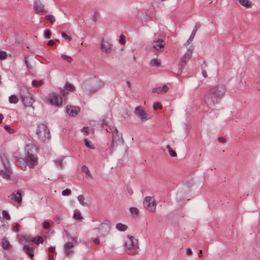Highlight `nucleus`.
Wrapping results in <instances>:
<instances>
[{
    "label": "nucleus",
    "mask_w": 260,
    "mask_h": 260,
    "mask_svg": "<svg viewBox=\"0 0 260 260\" xmlns=\"http://www.w3.org/2000/svg\"><path fill=\"white\" fill-rule=\"evenodd\" d=\"M82 133H83V134H84L85 136H87V135H89V131H88V127H84L82 129Z\"/></svg>",
    "instance_id": "nucleus-49"
},
{
    "label": "nucleus",
    "mask_w": 260,
    "mask_h": 260,
    "mask_svg": "<svg viewBox=\"0 0 260 260\" xmlns=\"http://www.w3.org/2000/svg\"><path fill=\"white\" fill-rule=\"evenodd\" d=\"M43 84V81L42 80H34L32 82V85L36 87H40Z\"/></svg>",
    "instance_id": "nucleus-38"
},
{
    "label": "nucleus",
    "mask_w": 260,
    "mask_h": 260,
    "mask_svg": "<svg viewBox=\"0 0 260 260\" xmlns=\"http://www.w3.org/2000/svg\"><path fill=\"white\" fill-rule=\"evenodd\" d=\"M124 248L128 254H136L138 249V240L132 236H127L125 240Z\"/></svg>",
    "instance_id": "nucleus-3"
},
{
    "label": "nucleus",
    "mask_w": 260,
    "mask_h": 260,
    "mask_svg": "<svg viewBox=\"0 0 260 260\" xmlns=\"http://www.w3.org/2000/svg\"><path fill=\"white\" fill-rule=\"evenodd\" d=\"M10 202L19 204L22 201V196L21 192L17 190L14 191L9 197Z\"/></svg>",
    "instance_id": "nucleus-14"
},
{
    "label": "nucleus",
    "mask_w": 260,
    "mask_h": 260,
    "mask_svg": "<svg viewBox=\"0 0 260 260\" xmlns=\"http://www.w3.org/2000/svg\"><path fill=\"white\" fill-rule=\"evenodd\" d=\"M13 231L14 232H17L19 230V224H17L14 226V227L13 228Z\"/></svg>",
    "instance_id": "nucleus-58"
},
{
    "label": "nucleus",
    "mask_w": 260,
    "mask_h": 260,
    "mask_svg": "<svg viewBox=\"0 0 260 260\" xmlns=\"http://www.w3.org/2000/svg\"><path fill=\"white\" fill-rule=\"evenodd\" d=\"M45 19H47V20L49 21L50 22V23L52 24H53L55 21V18L53 17V16H52L51 15H46L45 16Z\"/></svg>",
    "instance_id": "nucleus-42"
},
{
    "label": "nucleus",
    "mask_w": 260,
    "mask_h": 260,
    "mask_svg": "<svg viewBox=\"0 0 260 260\" xmlns=\"http://www.w3.org/2000/svg\"><path fill=\"white\" fill-rule=\"evenodd\" d=\"M66 111L70 116H75L79 112L80 108L76 106H67Z\"/></svg>",
    "instance_id": "nucleus-15"
},
{
    "label": "nucleus",
    "mask_w": 260,
    "mask_h": 260,
    "mask_svg": "<svg viewBox=\"0 0 260 260\" xmlns=\"http://www.w3.org/2000/svg\"><path fill=\"white\" fill-rule=\"evenodd\" d=\"M162 105L160 104V103H155L154 105H153V109L154 110H157V109H162Z\"/></svg>",
    "instance_id": "nucleus-45"
},
{
    "label": "nucleus",
    "mask_w": 260,
    "mask_h": 260,
    "mask_svg": "<svg viewBox=\"0 0 260 260\" xmlns=\"http://www.w3.org/2000/svg\"><path fill=\"white\" fill-rule=\"evenodd\" d=\"M110 222L105 221L102 222L98 228L93 229L94 234L99 238H105L110 232Z\"/></svg>",
    "instance_id": "nucleus-4"
},
{
    "label": "nucleus",
    "mask_w": 260,
    "mask_h": 260,
    "mask_svg": "<svg viewBox=\"0 0 260 260\" xmlns=\"http://www.w3.org/2000/svg\"><path fill=\"white\" fill-rule=\"evenodd\" d=\"M143 206L148 211L154 213L156 211V203L153 197H146L143 201Z\"/></svg>",
    "instance_id": "nucleus-7"
},
{
    "label": "nucleus",
    "mask_w": 260,
    "mask_h": 260,
    "mask_svg": "<svg viewBox=\"0 0 260 260\" xmlns=\"http://www.w3.org/2000/svg\"><path fill=\"white\" fill-rule=\"evenodd\" d=\"M75 87L73 85L67 83L64 87V89H63L60 91V94L63 96H66L68 94V92H66V90L73 91Z\"/></svg>",
    "instance_id": "nucleus-22"
},
{
    "label": "nucleus",
    "mask_w": 260,
    "mask_h": 260,
    "mask_svg": "<svg viewBox=\"0 0 260 260\" xmlns=\"http://www.w3.org/2000/svg\"><path fill=\"white\" fill-rule=\"evenodd\" d=\"M61 36L66 39H68L69 40H71V38L64 32L61 33Z\"/></svg>",
    "instance_id": "nucleus-56"
},
{
    "label": "nucleus",
    "mask_w": 260,
    "mask_h": 260,
    "mask_svg": "<svg viewBox=\"0 0 260 260\" xmlns=\"http://www.w3.org/2000/svg\"><path fill=\"white\" fill-rule=\"evenodd\" d=\"M7 54L5 51L0 52V59H5L6 58Z\"/></svg>",
    "instance_id": "nucleus-47"
},
{
    "label": "nucleus",
    "mask_w": 260,
    "mask_h": 260,
    "mask_svg": "<svg viewBox=\"0 0 260 260\" xmlns=\"http://www.w3.org/2000/svg\"><path fill=\"white\" fill-rule=\"evenodd\" d=\"M3 216L4 217L6 218L7 220H10L11 219L10 216L8 212L6 211H3L2 213Z\"/></svg>",
    "instance_id": "nucleus-46"
},
{
    "label": "nucleus",
    "mask_w": 260,
    "mask_h": 260,
    "mask_svg": "<svg viewBox=\"0 0 260 260\" xmlns=\"http://www.w3.org/2000/svg\"><path fill=\"white\" fill-rule=\"evenodd\" d=\"M43 227L45 228V229H49L50 226V224L49 223V222H47V221H44L43 222Z\"/></svg>",
    "instance_id": "nucleus-53"
},
{
    "label": "nucleus",
    "mask_w": 260,
    "mask_h": 260,
    "mask_svg": "<svg viewBox=\"0 0 260 260\" xmlns=\"http://www.w3.org/2000/svg\"><path fill=\"white\" fill-rule=\"evenodd\" d=\"M25 161L30 168H34L38 163V158L35 154H25Z\"/></svg>",
    "instance_id": "nucleus-11"
},
{
    "label": "nucleus",
    "mask_w": 260,
    "mask_h": 260,
    "mask_svg": "<svg viewBox=\"0 0 260 260\" xmlns=\"http://www.w3.org/2000/svg\"><path fill=\"white\" fill-rule=\"evenodd\" d=\"M34 9L35 13L40 15H44L47 12L43 4L40 0L35 1Z\"/></svg>",
    "instance_id": "nucleus-13"
},
{
    "label": "nucleus",
    "mask_w": 260,
    "mask_h": 260,
    "mask_svg": "<svg viewBox=\"0 0 260 260\" xmlns=\"http://www.w3.org/2000/svg\"><path fill=\"white\" fill-rule=\"evenodd\" d=\"M55 44L53 40H50L48 43V45L49 46H53Z\"/></svg>",
    "instance_id": "nucleus-63"
},
{
    "label": "nucleus",
    "mask_w": 260,
    "mask_h": 260,
    "mask_svg": "<svg viewBox=\"0 0 260 260\" xmlns=\"http://www.w3.org/2000/svg\"><path fill=\"white\" fill-rule=\"evenodd\" d=\"M166 148L169 152V154L172 157L177 156V153L174 151L169 145H167Z\"/></svg>",
    "instance_id": "nucleus-37"
},
{
    "label": "nucleus",
    "mask_w": 260,
    "mask_h": 260,
    "mask_svg": "<svg viewBox=\"0 0 260 260\" xmlns=\"http://www.w3.org/2000/svg\"><path fill=\"white\" fill-rule=\"evenodd\" d=\"M29 240L36 244H39L40 243H42L43 242V239L41 236L31 237Z\"/></svg>",
    "instance_id": "nucleus-27"
},
{
    "label": "nucleus",
    "mask_w": 260,
    "mask_h": 260,
    "mask_svg": "<svg viewBox=\"0 0 260 260\" xmlns=\"http://www.w3.org/2000/svg\"><path fill=\"white\" fill-rule=\"evenodd\" d=\"M99 237H98L97 238H95L94 240H93V242L95 244H96V245H99L100 244V240L98 238Z\"/></svg>",
    "instance_id": "nucleus-59"
},
{
    "label": "nucleus",
    "mask_w": 260,
    "mask_h": 260,
    "mask_svg": "<svg viewBox=\"0 0 260 260\" xmlns=\"http://www.w3.org/2000/svg\"><path fill=\"white\" fill-rule=\"evenodd\" d=\"M6 170H2L0 171V175L6 179H9L10 178V171L8 168H6Z\"/></svg>",
    "instance_id": "nucleus-26"
},
{
    "label": "nucleus",
    "mask_w": 260,
    "mask_h": 260,
    "mask_svg": "<svg viewBox=\"0 0 260 260\" xmlns=\"http://www.w3.org/2000/svg\"><path fill=\"white\" fill-rule=\"evenodd\" d=\"M74 244L72 242H67L64 245V252L67 256L70 255L73 252L72 248Z\"/></svg>",
    "instance_id": "nucleus-17"
},
{
    "label": "nucleus",
    "mask_w": 260,
    "mask_h": 260,
    "mask_svg": "<svg viewBox=\"0 0 260 260\" xmlns=\"http://www.w3.org/2000/svg\"><path fill=\"white\" fill-rule=\"evenodd\" d=\"M36 133L39 138L43 142H46L51 138L49 129L45 124H39L37 127Z\"/></svg>",
    "instance_id": "nucleus-5"
},
{
    "label": "nucleus",
    "mask_w": 260,
    "mask_h": 260,
    "mask_svg": "<svg viewBox=\"0 0 260 260\" xmlns=\"http://www.w3.org/2000/svg\"><path fill=\"white\" fill-rule=\"evenodd\" d=\"M61 194L63 196H70L71 194V190L69 189H66L63 190Z\"/></svg>",
    "instance_id": "nucleus-43"
},
{
    "label": "nucleus",
    "mask_w": 260,
    "mask_h": 260,
    "mask_svg": "<svg viewBox=\"0 0 260 260\" xmlns=\"http://www.w3.org/2000/svg\"><path fill=\"white\" fill-rule=\"evenodd\" d=\"M27 95H29V92H28V90L27 88L26 87H22L21 88V90H20V95H21V97H23V95L24 96H26Z\"/></svg>",
    "instance_id": "nucleus-35"
},
{
    "label": "nucleus",
    "mask_w": 260,
    "mask_h": 260,
    "mask_svg": "<svg viewBox=\"0 0 260 260\" xmlns=\"http://www.w3.org/2000/svg\"><path fill=\"white\" fill-rule=\"evenodd\" d=\"M49 260H54V257H53V255H49Z\"/></svg>",
    "instance_id": "nucleus-64"
},
{
    "label": "nucleus",
    "mask_w": 260,
    "mask_h": 260,
    "mask_svg": "<svg viewBox=\"0 0 260 260\" xmlns=\"http://www.w3.org/2000/svg\"><path fill=\"white\" fill-rule=\"evenodd\" d=\"M186 253L188 255H191L192 253V250L190 248H188L186 249Z\"/></svg>",
    "instance_id": "nucleus-57"
},
{
    "label": "nucleus",
    "mask_w": 260,
    "mask_h": 260,
    "mask_svg": "<svg viewBox=\"0 0 260 260\" xmlns=\"http://www.w3.org/2000/svg\"><path fill=\"white\" fill-rule=\"evenodd\" d=\"M56 164L57 165V167H59V168H62V160H58L56 161Z\"/></svg>",
    "instance_id": "nucleus-55"
},
{
    "label": "nucleus",
    "mask_w": 260,
    "mask_h": 260,
    "mask_svg": "<svg viewBox=\"0 0 260 260\" xmlns=\"http://www.w3.org/2000/svg\"><path fill=\"white\" fill-rule=\"evenodd\" d=\"M34 249L35 248L33 247H30L27 245H25L23 246V250L30 257L31 259H33L34 254Z\"/></svg>",
    "instance_id": "nucleus-20"
},
{
    "label": "nucleus",
    "mask_w": 260,
    "mask_h": 260,
    "mask_svg": "<svg viewBox=\"0 0 260 260\" xmlns=\"http://www.w3.org/2000/svg\"><path fill=\"white\" fill-rule=\"evenodd\" d=\"M116 228L120 231L124 232L127 229V226L126 224L118 223L116 225Z\"/></svg>",
    "instance_id": "nucleus-28"
},
{
    "label": "nucleus",
    "mask_w": 260,
    "mask_h": 260,
    "mask_svg": "<svg viewBox=\"0 0 260 260\" xmlns=\"http://www.w3.org/2000/svg\"><path fill=\"white\" fill-rule=\"evenodd\" d=\"M226 91L225 87L222 84H218L210 88L206 93L205 101L209 105H214L219 99L223 97Z\"/></svg>",
    "instance_id": "nucleus-1"
},
{
    "label": "nucleus",
    "mask_w": 260,
    "mask_h": 260,
    "mask_svg": "<svg viewBox=\"0 0 260 260\" xmlns=\"http://www.w3.org/2000/svg\"><path fill=\"white\" fill-rule=\"evenodd\" d=\"M0 158L1 161L4 165L5 167L6 168H8L9 167V161L6 154L4 153L1 154L0 155Z\"/></svg>",
    "instance_id": "nucleus-25"
},
{
    "label": "nucleus",
    "mask_w": 260,
    "mask_h": 260,
    "mask_svg": "<svg viewBox=\"0 0 260 260\" xmlns=\"http://www.w3.org/2000/svg\"><path fill=\"white\" fill-rule=\"evenodd\" d=\"M124 141L122 137V134L119 133V131L115 132L112 135L111 145L110 147V150L112 152L115 149L119 146L123 145Z\"/></svg>",
    "instance_id": "nucleus-6"
},
{
    "label": "nucleus",
    "mask_w": 260,
    "mask_h": 260,
    "mask_svg": "<svg viewBox=\"0 0 260 260\" xmlns=\"http://www.w3.org/2000/svg\"><path fill=\"white\" fill-rule=\"evenodd\" d=\"M201 27V24L199 22H196L195 23L194 27L195 28L198 29Z\"/></svg>",
    "instance_id": "nucleus-62"
},
{
    "label": "nucleus",
    "mask_w": 260,
    "mask_h": 260,
    "mask_svg": "<svg viewBox=\"0 0 260 260\" xmlns=\"http://www.w3.org/2000/svg\"><path fill=\"white\" fill-rule=\"evenodd\" d=\"M84 142L85 145L87 147H88L90 149H94L95 148L94 144L90 140H88L87 139H85L84 140Z\"/></svg>",
    "instance_id": "nucleus-31"
},
{
    "label": "nucleus",
    "mask_w": 260,
    "mask_h": 260,
    "mask_svg": "<svg viewBox=\"0 0 260 260\" xmlns=\"http://www.w3.org/2000/svg\"><path fill=\"white\" fill-rule=\"evenodd\" d=\"M18 101V97L15 95H11L9 98V102L11 104H16Z\"/></svg>",
    "instance_id": "nucleus-32"
},
{
    "label": "nucleus",
    "mask_w": 260,
    "mask_h": 260,
    "mask_svg": "<svg viewBox=\"0 0 260 260\" xmlns=\"http://www.w3.org/2000/svg\"><path fill=\"white\" fill-rule=\"evenodd\" d=\"M134 112L142 121H146L150 118L149 115L144 109L140 106L136 107Z\"/></svg>",
    "instance_id": "nucleus-9"
},
{
    "label": "nucleus",
    "mask_w": 260,
    "mask_h": 260,
    "mask_svg": "<svg viewBox=\"0 0 260 260\" xmlns=\"http://www.w3.org/2000/svg\"><path fill=\"white\" fill-rule=\"evenodd\" d=\"M130 211L133 214H137L139 212V210L136 208L132 207L130 208Z\"/></svg>",
    "instance_id": "nucleus-50"
},
{
    "label": "nucleus",
    "mask_w": 260,
    "mask_h": 260,
    "mask_svg": "<svg viewBox=\"0 0 260 260\" xmlns=\"http://www.w3.org/2000/svg\"><path fill=\"white\" fill-rule=\"evenodd\" d=\"M5 225V221L2 218H0V234H3L6 230Z\"/></svg>",
    "instance_id": "nucleus-30"
},
{
    "label": "nucleus",
    "mask_w": 260,
    "mask_h": 260,
    "mask_svg": "<svg viewBox=\"0 0 260 260\" xmlns=\"http://www.w3.org/2000/svg\"><path fill=\"white\" fill-rule=\"evenodd\" d=\"M5 129L9 133H12L13 130L9 125H5L4 126Z\"/></svg>",
    "instance_id": "nucleus-54"
},
{
    "label": "nucleus",
    "mask_w": 260,
    "mask_h": 260,
    "mask_svg": "<svg viewBox=\"0 0 260 260\" xmlns=\"http://www.w3.org/2000/svg\"><path fill=\"white\" fill-rule=\"evenodd\" d=\"M73 217L76 220H81L82 216L79 210H75L74 213Z\"/></svg>",
    "instance_id": "nucleus-33"
},
{
    "label": "nucleus",
    "mask_w": 260,
    "mask_h": 260,
    "mask_svg": "<svg viewBox=\"0 0 260 260\" xmlns=\"http://www.w3.org/2000/svg\"><path fill=\"white\" fill-rule=\"evenodd\" d=\"M101 50L106 53H109L112 51V44L109 39H103L101 44Z\"/></svg>",
    "instance_id": "nucleus-12"
},
{
    "label": "nucleus",
    "mask_w": 260,
    "mask_h": 260,
    "mask_svg": "<svg viewBox=\"0 0 260 260\" xmlns=\"http://www.w3.org/2000/svg\"><path fill=\"white\" fill-rule=\"evenodd\" d=\"M160 64V61L157 59H152L150 62V65L152 67L159 66Z\"/></svg>",
    "instance_id": "nucleus-39"
},
{
    "label": "nucleus",
    "mask_w": 260,
    "mask_h": 260,
    "mask_svg": "<svg viewBox=\"0 0 260 260\" xmlns=\"http://www.w3.org/2000/svg\"><path fill=\"white\" fill-rule=\"evenodd\" d=\"M168 89L169 88L167 86L164 85L162 87L153 88L152 92L157 94H164L168 91Z\"/></svg>",
    "instance_id": "nucleus-19"
},
{
    "label": "nucleus",
    "mask_w": 260,
    "mask_h": 260,
    "mask_svg": "<svg viewBox=\"0 0 260 260\" xmlns=\"http://www.w3.org/2000/svg\"><path fill=\"white\" fill-rule=\"evenodd\" d=\"M21 99L24 106L29 107L32 106L34 100L30 95H27L25 96H23Z\"/></svg>",
    "instance_id": "nucleus-18"
},
{
    "label": "nucleus",
    "mask_w": 260,
    "mask_h": 260,
    "mask_svg": "<svg viewBox=\"0 0 260 260\" xmlns=\"http://www.w3.org/2000/svg\"><path fill=\"white\" fill-rule=\"evenodd\" d=\"M48 101L51 105L55 106H60L62 104V98L56 93H51L49 94Z\"/></svg>",
    "instance_id": "nucleus-10"
},
{
    "label": "nucleus",
    "mask_w": 260,
    "mask_h": 260,
    "mask_svg": "<svg viewBox=\"0 0 260 260\" xmlns=\"http://www.w3.org/2000/svg\"><path fill=\"white\" fill-rule=\"evenodd\" d=\"M36 151V147L33 144H29L25 147V154H35V152Z\"/></svg>",
    "instance_id": "nucleus-21"
},
{
    "label": "nucleus",
    "mask_w": 260,
    "mask_h": 260,
    "mask_svg": "<svg viewBox=\"0 0 260 260\" xmlns=\"http://www.w3.org/2000/svg\"><path fill=\"white\" fill-rule=\"evenodd\" d=\"M81 170L83 172L85 173V174H86L87 176H88L91 178L92 177L91 174L88 167H87L85 166H83L81 168Z\"/></svg>",
    "instance_id": "nucleus-40"
},
{
    "label": "nucleus",
    "mask_w": 260,
    "mask_h": 260,
    "mask_svg": "<svg viewBox=\"0 0 260 260\" xmlns=\"http://www.w3.org/2000/svg\"><path fill=\"white\" fill-rule=\"evenodd\" d=\"M165 44V42L161 39L155 40L152 43L153 47L156 50H159L164 48Z\"/></svg>",
    "instance_id": "nucleus-16"
},
{
    "label": "nucleus",
    "mask_w": 260,
    "mask_h": 260,
    "mask_svg": "<svg viewBox=\"0 0 260 260\" xmlns=\"http://www.w3.org/2000/svg\"><path fill=\"white\" fill-rule=\"evenodd\" d=\"M143 18H142V20H144L145 21H147L150 19L149 16H148L146 13L143 14Z\"/></svg>",
    "instance_id": "nucleus-52"
},
{
    "label": "nucleus",
    "mask_w": 260,
    "mask_h": 260,
    "mask_svg": "<svg viewBox=\"0 0 260 260\" xmlns=\"http://www.w3.org/2000/svg\"><path fill=\"white\" fill-rule=\"evenodd\" d=\"M193 51V47H190L188 49L186 52L184 54V55L182 56V57L180 59V62L179 63V70L180 73H181L182 72V71L184 67H185L186 62H188V60L191 58Z\"/></svg>",
    "instance_id": "nucleus-8"
},
{
    "label": "nucleus",
    "mask_w": 260,
    "mask_h": 260,
    "mask_svg": "<svg viewBox=\"0 0 260 260\" xmlns=\"http://www.w3.org/2000/svg\"><path fill=\"white\" fill-rule=\"evenodd\" d=\"M194 36H195L194 35H193L191 34V35L190 36L189 39L187 41L186 43H185V44H189L191 42H192L194 39Z\"/></svg>",
    "instance_id": "nucleus-51"
},
{
    "label": "nucleus",
    "mask_w": 260,
    "mask_h": 260,
    "mask_svg": "<svg viewBox=\"0 0 260 260\" xmlns=\"http://www.w3.org/2000/svg\"><path fill=\"white\" fill-rule=\"evenodd\" d=\"M237 1L241 5L247 8H250L253 6L252 3L249 0H237Z\"/></svg>",
    "instance_id": "nucleus-24"
},
{
    "label": "nucleus",
    "mask_w": 260,
    "mask_h": 260,
    "mask_svg": "<svg viewBox=\"0 0 260 260\" xmlns=\"http://www.w3.org/2000/svg\"><path fill=\"white\" fill-rule=\"evenodd\" d=\"M18 166L20 167L22 170L25 171L27 169V164L25 161L24 158H18L17 159Z\"/></svg>",
    "instance_id": "nucleus-23"
},
{
    "label": "nucleus",
    "mask_w": 260,
    "mask_h": 260,
    "mask_svg": "<svg viewBox=\"0 0 260 260\" xmlns=\"http://www.w3.org/2000/svg\"><path fill=\"white\" fill-rule=\"evenodd\" d=\"M218 140L221 143H225L226 142V140L225 138L223 137H220L218 138Z\"/></svg>",
    "instance_id": "nucleus-60"
},
{
    "label": "nucleus",
    "mask_w": 260,
    "mask_h": 260,
    "mask_svg": "<svg viewBox=\"0 0 260 260\" xmlns=\"http://www.w3.org/2000/svg\"><path fill=\"white\" fill-rule=\"evenodd\" d=\"M78 200L79 202L80 203V204L82 206H85V207L88 206V204H87V203L85 202V198L83 196H82V195L79 196L78 197Z\"/></svg>",
    "instance_id": "nucleus-29"
},
{
    "label": "nucleus",
    "mask_w": 260,
    "mask_h": 260,
    "mask_svg": "<svg viewBox=\"0 0 260 260\" xmlns=\"http://www.w3.org/2000/svg\"><path fill=\"white\" fill-rule=\"evenodd\" d=\"M45 37L48 38V39H49L50 37H51V32L50 31V30L49 29H46L45 30Z\"/></svg>",
    "instance_id": "nucleus-48"
},
{
    "label": "nucleus",
    "mask_w": 260,
    "mask_h": 260,
    "mask_svg": "<svg viewBox=\"0 0 260 260\" xmlns=\"http://www.w3.org/2000/svg\"><path fill=\"white\" fill-rule=\"evenodd\" d=\"M2 247L4 249H7L10 245L9 241L6 237H4L2 242Z\"/></svg>",
    "instance_id": "nucleus-34"
},
{
    "label": "nucleus",
    "mask_w": 260,
    "mask_h": 260,
    "mask_svg": "<svg viewBox=\"0 0 260 260\" xmlns=\"http://www.w3.org/2000/svg\"><path fill=\"white\" fill-rule=\"evenodd\" d=\"M104 86V83L100 79L94 77L84 83L83 89L87 94L96 92Z\"/></svg>",
    "instance_id": "nucleus-2"
},
{
    "label": "nucleus",
    "mask_w": 260,
    "mask_h": 260,
    "mask_svg": "<svg viewBox=\"0 0 260 260\" xmlns=\"http://www.w3.org/2000/svg\"><path fill=\"white\" fill-rule=\"evenodd\" d=\"M106 131L108 133H111L112 135L114 134L115 132H118L117 128L114 126H109V127L106 128Z\"/></svg>",
    "instance_id": "nucleus-36"
},
{
    "label": "nucleus",
    "mask_w": 260,
    "mask_h": 260,
    "mask_svg": "<svg viewBox=\"0 0 260 260\" xmlns=\"http://www.w3.org/2000/svg\"><path fill=\"white\" fill-rule=\"evenodd\" d=\"M49 251L50 253H53L55 251V248L54 247H51L49 248Z\"/></svg>",
    "instance_id": "nucleus-61"
},
{
    "label": "nucleus",
    "mask_w": 260,
    "mask_h": 260,
    "mask_svg": "<svg viewBox=\"0 0 260 260\" xmlns=\"http://www.w3.org/2000/svg\"><path fill=\"white\" fill-rule=\"evenodd\" d=\"M99 18V14L98 12H95L92 16V20L94 22H96Z\"/></svg>",
    "instance_id": "nucleus-44"
},
{
    "label": "nucleus",
    "mask_w": 260,
    "mask_h": 260,
    "mask_svg": "<svg viewBox=\"0 0 260 260\" xmlns=\"http://www.w3.org/2000/svg\"><path fill=\"white\" fill-rule=\"evenodd\" d=\"M61 57L62 59L66 60L69 63L72 62L73 60V58L71 56L64 54H62L61 55Z\"/></svg>",
    "instance_id": "nucleus-41"
}]
</instances>
